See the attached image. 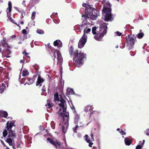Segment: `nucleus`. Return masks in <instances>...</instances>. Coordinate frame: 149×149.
<instances>
[{"mask_svg":"<svg viewBox=\"0 0 149 149\" xmlns=\"http://www.w3.org/2000/svg\"><path fill=\"white\" fill-rule=\"evenodd\" d=\"M99 27H93L92 29V33L94 35H96L94 36V38L97 41L101 40L105 34L107 33V26L106 23L103 21H99Z\"/></svg>","mask_w":149,"mask_h":149,"instance_id":"1","label":"nucleus"},{"mask_svg":"<svg viewBox=\"0 0 149 149\" xmlns=\"http://www.w3.org/2000/svg\"><path fill=\"white\" fill-rule=\"evenodd\" d=\"M70 55H73V61L76 66L79 68L84 63V60L86 58V55L83 52H79L77 49L73 51V48L72 46L69 51Z\"/></svg>","mask_w":149,"mask_h":149,"instance_id":"2","label":"nucleus"},{"mask_svg":"<svg viewBox=\"0 0 149 149\" xmlns=\"http://www.w3.org/2000/svg\"><path fill=\"white\" fill-rule=\"evenodd\" d=\"M82 5L84 8L80 9V12L81 13L83 12L84 14L82 15V24L81 26H84L86 27L87 25H90L89 21L90 19L88 15V12L91 11V8L89 5L86 3H83Z\"/></svg>","mask_w":149,"mask_h":149,"instance_id":"3","label":"nucleus"},{"mask_svg":"<svg viewBox=\"0 0 149 149\" xmlns=\"http://www.w3.org/2000/svg\"><path fill=\"white\" fill-rule=\"evenodd\" d=\"M54 99L56 101H59L60 103L58 104L59 106L60 107L58 113L60 116L65 119L68 120L69 118V113L66 111V102L65 99L62 98L58 97V95L56 94L54 95Z\"/></svg>","mask_w":149,"mask_h":149,"instance_id":"4","label":"nucleus"},{"mask_svg":"<svg viewBox=\"0 0 149 149\" xmlns=\"http://www.w3.org/2000/svg\"><path fill=\"white\" fill-rule=\"evenodd\" d=\"M104 4V6L102 11V18L106 21H111L112 17L110 4L108 1H105Z\"/></svg>","mask_w":149,"mask_h":149,"instance_id":"5","label":"nucleus"},{"mask_svg":"<svg viewBox=\"0 0 149 149\" xmlns=\"http://www.w3.org/2000/svg\"><path fill=\"white\" fill-rule=\"evenodd\" d=\"M6 40V38H3V40L1 41L0 46L2 45L3 49H2V47L0 48V55H1L3 56V54H8L6 56V57L9 58L10 57V56H8V55L11 53V51L9 49V47Z\"/></svg>","mask_w":149,"mask_h":149,"instance_id":"6","label":"nucleus"},{"mask_svg":"<svg viewBox=\"0 0 149 149\" xmlns=\"http://www.w3.org/2000/svg\"><path fill=\"white\" fill-rule=\"evenodd\" d=\"M136 37L134 35H129L126 36V46L130 50L133 48L136 40Z\"/></svg>","mask_w":149,"mask_h":149,"instance_id":"7","label":"nucleus"},{"mask_svg":"<svg viewBox=\"0 0 149 149\" xmlns=\"http://www.w3.org/2000/svg\"><path fill=\"white\" fill-rule=\"evenodd\" d=\"M51 55L52 56L54 57V63L55 62V59H56L57 56L58 60L57 64H59L61 65L63 62V58L60 52L58 51L52 52Z\"/></svg>","mask_w":149,"mask_h":149,"instance_id":"8","label":"nucleus"},{"mask_svg":"<svg viewBox=\"0 0 149 149\" xmlns=\"http://www.w3.org/2000/svg\"><path fill=\"white\" fill-rule=\"evenodd\" d=\"M88 15L89 16L90 19L92 20H94L99 15V11L95 8H91V11L88 12Z\"/></svg>","mask_w":149,"mask_h":149,"instance_id":"9","label":"nucleus"},{"mask_svg":"<svg viewBox=\"0 0 149 149\" xmlns=\"http://www.w3.org/2000/svg\"><path fill=\"white\" fill-rule=\"evenodd\" d=\"M87 36L85 34H84L81 38L80 39L78 45V47L81 49L84 46L87 41Z\"/></svg>","mask_w":149,"mask_h":149,"instance_id":"10","label":"nucleus"},{"mask_svg":"<svg viewBox=\"0 0 149 149\" xmlns=\"http://www.w3.org/2000/svg\"><path fill=\"white\" fill-rule=\"evenodd\" d=\"M16 134L15 133V131H13L11 130H10L9 131L8 137L13 139L16 137Z\"/></svg>","mask_w":149,"mask_h":149,"instance_id":"11","label":"nucleus"},{"mask_svg":"<svg viewBox=\"0 0 149 149\" xmlns=\"http://www.w3.org/2000/svg\"><path fill=\"white\" fill-rule=\"evenodd\" d=\"M14 123L12 122L11 121H8L6 123V128L7 130L9 131L11 130V128L14 125Z\"/></svg>","mask_w":149,"mask_h":149,"instance_id":"12","label":"nucleus"},{"mask_svg":"<svg viewBox=\"0 0 149 149\" xmlns=\"http://www.w3.org/2000/svg\"><path fill=\"white\" fill-rule=\"evenodd\" d=\"M44 79L42 78L40 75H38V77L37 81L36 83V86L40 85V86L42 85V83L44 81Z\"/></svg>","mask_w":149,"mask_h":149,"instance_id":"13","label":"nucleus"},{"mask_svg":"<svg viewBox=\"0 0 149 149\" xmlns=\"http://www.w3.org/2000/svg\"><path fill=\"white\" fill-rule=\"evenodd\" d=\"M75 126L74 127H73L72 128L73 131L76 133V130L81 127H83L84 125L83 124H82V123L80 122L78 124V123H77L76 124H75Z\"/></svg>","mask_w":149,"mask_h":149,"instance_id":"14","label":"nucleus"},{"mask_svg":"<svg viewBox=\"0 0 149 149\" xmlns=\"http://www.w3.org/2000/svg\"><path fill=\"white\" fill-rule=\"evenodd\" d=\"M90 26V25H87V26L86 27H85V26L84 27V26H80L81 28L84 29V34H85L86 35V33L87 34L91 31V29L89 28H88L89 26Z\"/></svg>","mask_w":149,"mask_h":149,"instance_id":"15","label":"nucleus"},{"mask_svg":"<svg viewBox=\"0 0 149 149\" xmlns=\"http://www.w3.org/2000/svg\"><path fill=\"white\" fill-rule=\"evenodd\" d=\"M54 45L56 46H57L58 48L61 47L62 46V42L60 40H56L54 42Z\"/></svg>","mask_w":149,"mask_h":149,"instance_id":"16","label":"nucleus"},{"mask_svg":"<svg viewBox=\"0 0 149 149\" xmlns=\"http://www.w3.org/2000/svg\"><path fill=\"white\" fill-rule=\"evenodd\" d=\"M93 109V105H88L85 107L84 111L86 112H87L88 111L91 112Z\"/></svg>","mask_w":149,"mask_h":149,"instance_id":"17","label":"nucleus"},{"mask_svg":"<svg viewBox=\"0 0 149 149\" xmlns=\"http://www.w3.org/2000/svg\"><path fill=\"white\" fill-rule=\"evenodd\" d=\"M7 112L5 111L0 110V117L6 118L8 116Z\"/></svg>","mask_w":149,"mask_h":149,"instance_id":"18","label":"nucleus"},{"mask_svg":"<svg viewBox=\"0 0 149 149\" xmlns=\"http://www.w3.org/2000/svg\"><path fill=\"white\" fill-rule=\"evenodd\" d=\"M6 141L10 146H12L13 148H14L15 146H13V142L12 139L11 138L8 137V138L6 139Z\"/></svg>","mask_w":149,"mask_h":149,"instance_id":"19","label":"nucleus"},{"mask_svg":"<svg viewBox=\"0 0 149 149\" xmlns=\"http://www.w3.org/2000/svg\"><path fill=\"white\" fill-rule=\"evenodd\" d=\"M34 80L35 79L33 78H28V81L26 82V83L24 84V85H25L26 84H27L29 85L32 84L33 83Z\"/></svg>","mask_w":149,"mask_h":149,"instance_id":"20","label":"nucleus"},{"mask_svg":"<svg viewBox=\"0 0 149 149\" xmlns=\"http://www.w3.org/2000/svg\"><path fill=\"white\" fill-rule=\"evenodd\" d=\"M47 141H48L50 143L52 144L55 147L56 149H57V145H56V143L55 141H53L51 138H48L47 139Z\"/></svg>","mask_w":149,"mask_h":149,"instance_id":"21","label":"nucleus"},{"mask_svg":"<svg viewBox=\"0 0 149 149\" xmlns=\"http://www.w3.org/2000/svg\"><path fill=\"white\" fill-rule=\"evenodd\" d=\"M139 33L137 34L136 35V37L139 39H141L143 38L144 35V34L143 32H142V30H140Z\"/></svg>","mask_w":149,"mask_h":149,"instance_id":"22","label":"nucleus"},{"mask_svg":"<svg viewBox=\"0 0 149 149\" xmlns=\"http://www.w3.org/2000/svg\"><path fill=\"white\" fill-rule=\"evenodd\" d=\"M85 139L86 141L88 143H89L88 146L90 147H91L92 145H93V143L91 142L92 141L90 140H88V135H85Z\"/></svg>","mask_w":149,"mask_h":149,"instance_id":"23","label":"nucleus"},{"mask_svg":"<svg viewBox=\"0 0 149 149\" xmlns=\"http://www.w3.org/2000/svg\"><path fill=\"white\" fill-rule=\"evenodd\" d=\"M79 119V116L77 113H75L74 115V121L75 124H76L78 123V120Z\"/></svg>","mask_w":149,"mask_h":149,"instance_id":"24","label":"nucleus"},{"mask_svg":"<svg viewBox=\"0 0 149 149\" xmlns=\"http://www.w3.org/2000/svg\"><path fill=\"white\" fill-rule=\"evenodd\" d=\"M67 92L69 94L74 95L75 94L73 89L72 88H67Z\"/></svg>","mask_w":149,"mask_h":149,"instance_id":"25","label":"nucleus"},{"mask_svg":"<svg viewBox=\"0 0 149 149\" xmlns=\"http://www.w3.org/2000/svg\"><path fill=\"white\" fill-rule=\"evenodd\" d=\"M6 12H7V17L8 19L13 23H15V21L10 17V13H9L7 10H6Z\"/></svg>","mask_w":149,"mask_h":149,"instance_id":"26","label":"nucleus"},{"mask_svg":"<svg viewBox=\"0 0 149 149\" xmlns=\"http://www.w3.org/2000/svg\"><path fill=\"white\" fill-rule=\"evenodd\" d=\"M124 141L126 145L129 146L130 145L131 142L129 138H125Z\"/></svg>","mask_w":149,"mask_h":149,"instance_id":"27","label":"nucleus"},{"mask_svg":"<svg viewBox=\"0 0 149 149\" xmlns=\"http://www.w3.org/2000/svg\"><path fill=\"white\" fill-rule=\"evenodd\" d=\"M6 88V85L4 83H2L1 86H0V93H1L4 91Z\"/></svg>","mask_w":149,"mask_h":149,"instance_id":"28","label":"nucleus"},{"mask_svg":"<svg viewBox=\"0 0 149 149\" xmlns=\"http://www.w3.org/2000/svg\"><path fill=\"white\" fill-rule=\"evenodd\" d=\"M8 7L7 8L6 10L8 11V12L10 13L11 12V8H12V4L10 1H9L8 2Z\"/></svg>","mask_w":149,"mask_h":149,"instance_id":"29","label":"nucleus"},{"mask_svg":"<svg viewBox=\"0 0 149 149\" xmlns=\"http://www.w3.org/2000/svg\"><path fill=\"white\" fill-rule=\"evenodd\" d=\"M29 72L28 70L26 69H24L22 71V74L24 77L27 76L29 75Z\"/></svg>","mask_w":149,"mask_h":149,"instance_id":"30","label":"nucleus"},{"mask_svg":"<svg viewBox=\"0 0 149 149\" xmlns=\"http://www.w3.org/2000/svg\"><path fill=\"white\" fill-rule=\"evenodd\" d=\"M18 12L21 13V16H22L21 18H23L25 15V12L22 9H20Z\"/></svg>","mask_w":149,"mask_h":149,"instance_id":"31","label":"nucleus"},{"mask_svg":"<svg viewBox=\"0 0 149 149\" xmlns=\"http://www.w3.org/2000/svg\"><path fill=\"white\" fill-rule=\"evenodd\" d=\"M16 37L15 35H13L11 36L8 37V39L10 41H12L13 40V39H15Z\"/></svg>","mask_w":149,"mask_h":149,"instance_id":"32","label":"nucleus"},{"mask_svg":"<svg viewBox=\"0 0 149 149\" xmlns=\"http://www.w3.org/2000/svg\"><path fill=\"white\" fill-rule=\"evenodd\" d=\"M36 32L37 33L40 34H43L44 33V31L41 29H37Z\"/></svg>","mask_w":149,"mask_h":149,"instance_id":"33","label":"nucleus"},{"mask_svg":"<svg viewBox=\"0 0 149 149\" xmlns=\"http://www.w3.org/2000/svg\"><path fill=\"white\" fill-rule=\"evenodd\" d=\"M117 131H118L122 135H125L126 134V133L124 132L123 130L120 129L119 128H118L117 129Z\"/></svg>","mask_w":149,"mask_h":149,"instance_id":"34","label":"nucleus"},{"mask_svg":"<svg viewBox=\"0 0 149 149\" xmlns=\"http://www.w3.org/2000/svg\"><path fill=\"white\" fill-rule=\"evenodd\" d=\"M38 0H31L30 2L33 4V5H35L38 2Z\"/></svg>","mask_w":149,"mask_h":149,"instance_id":"35","label":"nucleus"},{"mask_svg":"<svg viewBox=\"0 0 149 149\" xmlns=\"http://www.w3.org/2000/svg\"><path fill=\"white\" fill-rule=\"evenodd\" d=\"M47 101L48 102L47 104L45 105V106L47 108L50 109L52 107V104H51L50 103L48 102L47 100Z\"/></svg>","mask_w":149,"mask_h":149,"instance_id":"36","label":"nucleus"},{"mask_svg":"<svg viewBox=\"0 0 149 149\" xmlns=\"http://www.w3.org/2000/svg\"><path fill=\"white\" fill-rule=\"evenodd\" d=\"M36 13L35 12H33L31 14V19L32 20H33L35 18V16Z\"/></svg>","mask_w":149,"mask_h":149,"instance_id":"37","label":"nucleus"},{"mask_svg":"<svg viewBox=\"0 0 149 149\" xmlns=\"http://www.w3.org/2000/svg\"><path fill=\"white\" fill-rule=\"evenodd\" d=\"M51 126L52 128L53 129H54L55 128V123L53 121H52L51 122Z\"/></svg>","mask_w":149,"mask_h":149,"instance_id":"38","label":"nucleus"},{"mask_svg":"<svg viewBox=\"0 0 149 149\" xmlns=\"http://www.w3.org/2000/svg\"><path fill=\"white\" fill-rule=\"evenodd\" d=\"M8 132L6 130H4L3 132V136L4 137L6 136L8 134Z\"/></svg>","mask_w":149,"mask_h":149,"instance_id":"39","label":"nucleus"},{"mask_svg":"<svg viewBox=\"0 0 149 149\" xmlns=\"http://www.w3.org/2000/svg\"><path fill=\"white\" fill-rule=\"evenodd\" d=\"M62 132L64 134H65L66 132V129L65 127L64 126H63L62 127Z\"/></svg>","mask_w":149,"mask_h":149,"instance_id":"40","label":"nucleus"},{"mask_svg":"<svg viewBox=\"0 0 149 149\" xmlns=\"http://www.w3.org/2000/svg\"><path fill=\"white\" fill-rule=\"evenodd\" d=\"M115 33L116 34L117 36H120L122 35V33L118 31L115 32Z\"/></svg>","mask_w":149,"mask_h":149,"instance_id":"41","label":"nucleus"},{"mask_svg":"<svg viewBox=\"0 0 149 149\" xmlns=\"http://www.w3.org/2000/svg\"><path fill=\"white\" fill-rule=\"evenodd\" d=\"M120 47L121 48L123 49L125 47V45L123 43H121L120 44Z\"/></svg>","mask_w":149,"mask_h":149,"instance_id":"42","label":"nucleus"},{"mask_svg":"<svg viewBox=\"0 0 149 149\" xmlns=\"http://www.w3.org/2000/svg\"><path fill=\"white\" fill-rule=\"evenodd\" d=\"M56 143V144L58 145V146H60L61 145V143L58 140H56V142H55Z\"/></svg>","mask_w":149,"mask_h":149,"instance_id":"43","label":"nucleus"},{"mask_svg":"<svg viewBox=\"0 0 149 149\" xmlns=\"http://www.w3.org/2000/svg\"><path fill=\"white\" fill-rule=\"evenodd\" d=\"M143 146L141 145H138L136 147L135 149H140Z\"/></svg>","mask_w":149,"mask_h":149,"instance_id":"44","label":"nucleus"},{"mask_svg":"<svg viewBox=\"0 0 149 149\" xmlns=\"http://www.w3.org/2000/svg\"><path fill=\"white\" fill-rule=\"evenodd\" d=\"M146 133V134L147 136H149V129H148L145 132Z\"/></svg>","mask_w":149,"mask_h":149,"instance_id":"45","label":"nucleus"},{"mask_svg":"<svg viewBox=\"0 0 149 149\" xmlns=\"http://www.w3.org/2000/svg\"><path fill=\"white\" fill-rule=\"evenodd\" d=\"M97 6V10H99L100 8L101 7V6H99V4H97L96 5Z\"/></svg>","mask_w":149,"mask_h":149,"instance_id":"46","label":"nucleus"},{"mask_svg":"<svg viewBox=\"0 0 149 149\" xmlns=\"http://www.w3.org/2000/svg\"><path fill=\"white\" fill-rule=\"evenodd\" d=\"M5 121V119L2 118V117L0 118V122H4Z\"/></svg>","mask_w":149,"mask_h":149,"instance_id":"47","label":"nucleus"},{"mask_svg":"<svg viewBox=\"0 0 149 149\" xmlns=\"http://www.w3.org/2000/svg\"><path fill=\"white\" fill-rule=\"evenodd\" d=\"M26 30L25 29H24L22 31V33L23 34H25L26 33Z\"/></svg>","mask_w":149,"mask_h":149,"instance_id":"48","label":"nucleus"},{"mask_svg":"<svg viewBox=\"0 0 149 149\" xmlns=\"http://www.w3.org/2000/svg\"><path fill=\"white\" fill-rule=\"evenodd\" d=\"M130 54L132 56H134L135 54V52H130Z\"/></svg>","mask_w":149,"mask_h":149,"instance_id":"49","label":"nucleus"},{"mask_svg":"<svg viewBox=\"0 0 149 149\" xmlns=\"http://www.w3.org/2000/svg\"><path fill=\"white\" fill-rule=\"evenodd\" d=\"M25 2H26V1L24 0L23 1V2H22V4L23 5H24V6H25V7L26 6V4L25 3Z\"/></svg>","mask_w":149,"mask_h":149,"instance_id":"50","label":"nucleus"},{"mask_svg":"<svg viewBox=\"0 0 149 149\" xmlns=\"http://www.w3.org/2000/svg\"><path fill=\"white\" fill-rule=\"evenodd\" d=\"M54 22L56 24H58L59 23V21L58 20H54Z\"/></svg>","mask_w":149,"mask_h":149,"instance_id":"51","label":"nucleus"},{"mask_svg":"<svg viewBox=\"0 0 149 149\" xmlns=\"http://www.w3.org/2000/svg\"><path fill=\"white\" fill-rule=\"evenodd\" d=\"M22 53L24 54H25V56L27 55L28 54L27 53L26 51L24 52H23Z\"/></svg>","mask_w":149,"mask_h":149,"instance_id":"52","label":"nucleus"},{"mask_svg":"<svg viewBox=\"0 0 149 149\" xmlns=\"http://www.w3.org/2000/svg\"><path fill=\"white\" fill-rule=\"evenodd\" d=\"M91 139H92V140H93V141H94V138H93V134H91Z\"/></svg>","mask_w":149,"mask_h":149,"instance_id":"53","label":"nucleus"},{"mask_svg":"<svg viewBox=\"0 0 149 149\" xmlns=\"http://www.w3.org/2000/svg\"><path fill=\"white\" fill-rule=\"evenodd\" d=\"M44 86H43V88L42 89V93L45 92L46 91L45 89L44 88Z\"/></svg>","mask_w":149,"mask_h":149,"instance_id":"54","label":"nucleus"},{"mask_svg":"<svg viewBox=\"0 0 149 149\" xmlns=\"http://www.w3.org/2000/svg\"><path fill=\"white\" fill-rule=\"evenodd\" d=\"M14 8L16 9L18 11H19V8H17V7H14Z\"/></svg>","mask_w":149,"mask_h":149,"instance_id":"55","label":"nucleus"},{"mask_svg":"<svg viewBox=\"0 0 149 149\" xmlns=\"http://www.w3.org/2000/svg\"><path fill=\"white\" fill-rule=\"evenodd\" d=\"M142 143H143V142L142 141H139V145L142 146Z\"/></svg>","mask_w":149,"mask_h":149,"instance_id":"56","label":"nucleus"},{"mask_svg":"<svg viewBox=\"0 0 149 149\" xmlns=\"http://www.w3.org/2000/svg\"><path fill=\"white\" fill-rule=\"evenodd\" d=\"M94 113V111H92V112L90 114V115H89V116H90V117H91V116H92V115L93 114V113Z\"/></svg>","mask_w":149,"mask_h":149,"instance_id":"57","label":"nucleus"},{"mask_svg":"<svg viewBox=\"0 0 149 149\" xmlns=\"http://www.w3.org/2000/svg\"><path fill=\"white\" fill-rule=\"evenodd\" d=\"M14 23L15 24H16L18 26L19 28H20V26H19V24H17V23H15H15Z\"/></svg>","mask_w":149,"mask_h":149,"instance_id":"58","label":"nucleus"},{"mask_svg":"<svg viewBox=\"0 0 149 149\" xmlns=\"http://www.w3.org/2000/svg\"><path fill=\"white\" fill-rule=\"evenodd\" d=\"M25 78H22V80H21V82H22L23 81H24L25 80Z\"/></svg>","mask_w":149,"mask_h":149,"instance_id":"59","label":"nucleus"},{"mask_svg":"<svg viewBox=\"0 0 149 149\" xmlns=\"http://www.w3.org/2000/svg\"><path fill=\"white\" fill-rule=\"evenodd\" d=\"M144 142H145V140H143V143H142V145L143 146V144H144Z\"/></svg>","mask_w":149,"mask_h":149,"instance_id":"60","label":"nucleus"},{"mask_svg":"<svg viewBox=\"0 0 149 149\" xmlns=\"http://www.w3.org/2000/svg\"><path fill=\"white\" fill-rule=\"evenodd\" d=\"M63 139V140H64L65 143V144H66V141L65 140V138Z\"/></svg>","mask_w":149,"mask_h":149,"instance_id":"61","label":"nucleus"},{"mask_svg":"<svg viewBox=\"0 0 149 149\" xmlns=\"http://www.w3.org/2000/svg\"><path fill=\"white\" fill-rule=\"evenodd\" d=\"M23 60H20V63H22L23 62Z\"/></svg>","mask_w":149,"mask_h":149,"instance_id":"62","label":"nucleus"},{"mask_svg":"<svg viewBox=\"0 0 149 149\" xmlns=\"http://www.w3.org/2000/svg\"><path fill=\"white\" fill-rule=\"evenodd\" d=\"M139 17L140 18V19H143V17L142 16H140Z\"/></svg>","mask_w":149,"mask_h":149,"instance_id":"63","label":"nucleus"},{"mask_svg":"<svg viewBox=\"0 0 149 149\" xmlns=\"http://www.w3.org/2000/svg\"><path fill=\"white\" fill-rule=\"evenodd\" d=\"M21 24L22 25L23 24H24V22L23 21H22L21 22Z\"/></svg>","mask_w":149,"mask_h":149,"instance_id":"64","label":"nucleus"}]
</instances>
